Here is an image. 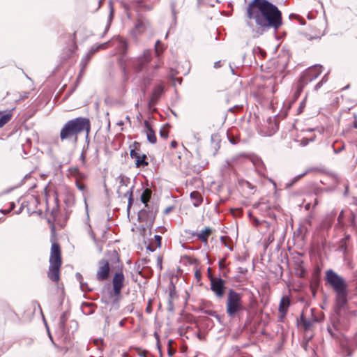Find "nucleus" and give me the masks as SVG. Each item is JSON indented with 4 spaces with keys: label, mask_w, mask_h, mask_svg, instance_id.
<instances>
[{
    "label": "nucleus",
    "mask_w": 357,
    "mask_h": 357,
    "mask_svg": "<svg viewBox=\"0 0 357 357\" xmlns=\"http://www.w3.org/2000/svg\"><path fill=\"white\" fill-rule=\"evenodd\" d=\"M244 20L253 38L271 29L276 31L282 24L281 11L268 0H252L246 8Z\"/></svg>",
    "instance_id": "f257e3e1"
},
{
    "label": "nucleus",
    "mask_w": 357,
    "mask_h": 357,
    "mask_svg": "<svg viewBox=\"0 0 357 357\" xmlns=\"http://www.w3.org/2000/svg\"><path fill=\"white\" fill-rule=\"evenodd\" d=\"M91 130V123L85 117H77L66 121L61 128L59 137L61 142L76 143L78 136L85 132L88 138Z\"/></svg>",
    "instance_id": "f03ea898"
},
{
    "label": "nucleus",
    "mask_w": 357,
    "mask_h": 357,
    "mask_svg": "<svg viewBox=\"0 0 357 357\" xmlns=\"http://www.w3.org/2000/svg\"><path fill=\"white\" fill-rule=\"evenodd\" d=\"M242 310V295L232 289H229L226 303V312L227 315L233 318Z\"/></svg>",
    "instance_id": "7ed1b4c3"
},
{
    "label": "nucleus",
    "mask_w": 357,
    "mask_h": 357,
    "mask_svg": "<svg viewBox=\"0 0 357 357\" xmlns=\"http://www.w3.org/2000/svg\"><path fill=\"white\" fill-rule=\"evenodd\" d=\"M325 280L335 292L347 289V284L344 278L332 269L326 271Z\"/></svg>",
    "instance_id": "20e7f679"
},
{
    "label": "nucleus",
    "mask_w": 357,
    "mask_h": 357,
    "mask_svg": "<svg viewBox=\"0 0 357 357\" xmlns=\"http://www.w3.org/2000/svg\"><path fill=\"white\" fill-rule=\"evenodd\" d=\"M151 60V50H146L143 54L131 61L132 67L137 73L141 72Z\"/></svg>",
    "instance_id": "39448f33"
},
{
    "label": "nucleus",
    "mask_w": 357,
    "mask_h": 357,
    "mask_svg": "<svg viewBox=\"0 0 357 357\" xmlns=\"http://www.w3.org/2000/svg\"><path fill=\"white\" fill-rule=\"evenodd\" d=\"M348 297V289L335 292V312L338 316L347 309Z\"/></svg>",
    "instance_id": "423d86ee"
},
{
    "label": "nucleus",
    "mask_w": 357,
    "mask_h": 357,
    "mask_svg": "<svg viewBox=\"0 0 357 357\" xmlns=\"http://www.w3.org/2000/svg\"><path fill=\"white\" fill-rule=\"evenodd\" d=\"M322 66L318 64L310 67L303 73L300 79L304 81L307 84L318 77L322 72Z\"/></svg>",
    "instance_id": "0eeeda50"
},
{
    "label": "nucleus",
    "mask_w": 357,
    "mask_h": 357,
    "mask_svg": "<svg viewBox=\"0 0 357 357\" xmlns=\"http://www.w3.org/2000/svg\"><path fill=\"white\" fill-rule=\"evenodd\" d=\"M155 213L149 208H143L138 213V219L147 227H152L155 220Z\"/></svg>",
    "instance_id": "6e6552de"
},
{
    "label": "nucleus",
    "mask_w": 357,
    "mask_h": 357,
    "mask_svg": "<svg viewBox=\"0 0 357 357\" xmlns=\"http://www.w3.org/2000/svg\"><path fill=\"white\" fill-rule=\"evenodd\" d=\"M225 280L222 278H211V289L217 297L221 298L224 295L225 289Z\"/></svg>",
    "instance_id": "1a4fd4ad"
},
{
    "label": "nucleus",
    "mask_w": 357,
    "mask_h": 357,
    "mask_svg": "<svg viewBox=\"0 0 357 357\" xmlns=\"http://www.w3.org/2000/svg\"><path fill=\"white\" fill-rule=\"evenodd\" d=\"M110 271L109 264L107 259H101L98 262V270L96 273V278L99 281H104L107 279Z\"/></svg>",
    "instance_id": "9d476101"
},
{
    "label": "nucleus",
    "mask_w": 357,
    "mask_h": 357,
    "mask_svg": "<svg viewBox=\"0 0 357 357\" xmlns=\"http://www.w3.org/2000/svg\"><path fill=\"white\" fill-rule=\"evenodd\" d=\"M125 277L122 272L116 273L112 279L114 294L119 296L124 286Z\"/></svg>",
    "instance_id": "9b49d317"
},
{
    "label": "nucleus",
    "mask_w": 357,
    "mask_h": 357,
    "mask_svg": "<svg viewBox=\"0 0 357 357\" xmlns=\"http://www.w3.org/2000/svg\"><path fill=\"white\" fill-rule=\"evenodd\" d=\"M107 43H105L100 44V45H97L96 47H92L91 48V50L84 56V57L82 58V59L80 62L81 73H82L84 70L89 61L91 59V58L93 56V55L96 52H98L100 49L105 48L107 47Z\"/></svg>",
    "instance_id": "f8f14e48"
},
{
    "label": "nucleus",
    "mask_w": 357,
    "mask_h": 357,
    "mask_svg": "<svg viewBox=\"0 0 357 357\" xmlns=\"http://www.w3.org/2000/svg\"><path fill=\"white\" fill-rule=\"evenodd\" d=\"M61 264L50 263L48 278L52 281L57 282L59 280V273Z\"/></svg>",
    "instance_id": "ddd939ff"
},
{
    "label": "nucleus",
    "mask_w": 357,
    "mask_h": 357,
    "mask_svg": "<svg viewBox=\"0 0 357 357\" xmlns=\"http://www.w3.org/2000/svg\"><path fill=\"white\" fill-rule=\"evenodd\" d=\"M50 263L62 264L60 246L57 243L52 245Z\"/></svg>",
    "instance_id": "4468645a"
},
{
    "label": "nucleus",
    "mask_w": 357,
    "mask_h": 357,
    "mask_svg": "<svg viewBox=\"0 0 357 357\" xmlns=\"http://www.w3.org/2000/svg\"><path fill=\"white\" fill-rule=\"evenodd\" d=\"M130 157L132 159L135 160V165L137 167H141L148 165V162L146 160V155L142 154L140 155L138 153L135 149H132L130 151Z\"/></svg>",
    "instance_id": "2eb2a0df"
},
{
    "label": "nucleus",
    "mask_w": 357,
    "mask_h": 357,
    "mask_svg": "<svg viewBox=\"0 0 357 357\" xmlns=\"http://www.w3.org/2000/svg\"><path fill=\"white\" fill-rule=\"evenodd\" d=\"M164 91V86L162 84L157 85L152 93L151 99L149 102V107H151L152 105L156 104L158 100L160 99L161 95Z\"/></svg>",
    "instance_id": "dca6fc26"
},
{
    "label": "nucleus",
    "mask_w": 357,
    "mask_h": 357,
    "mask_svg": "<svg viewBox=\"0 0 357 357\" xmlns=\"http://www.w3.org/2000/svg\"><path fill=\"white\" fill-rule=\"evenodd\" d=\"M316 322H317V319L316 318H313L311 320L307 319L305 318L303 314L302 313L298 324L303 328L305 332H307L311 330L313 324Z\"/></svg>",
    "instance_id": "f3484780"
},
{
    "label": "nucleus",
    "mask_w": 357,
    "mask_h": 357,
    "mask_svg": "<svg viewBox=\"0 0 357 357\" xmlns=\"http://www.w3.org/2000/svg\"><path fill=\"white\" fill-rule=\"evenodd\" d=\"M144 126L146 129V132L147 140L151 144H155L157 142V138H156V136L155 134V131L151 128V126L148 121H144Z\"/></svg>",
    "instance_id": "a211bd4d"
},
{
    "label": "nucleus",
    "mask_w": 357,
    "mask_h": 357,
    "mask_svg": "<svg viewBox=\"0 0 357 357\" xmlns=\"http://www.w3.org/2000/svg\"><path fill=\"white\" fill-rule=\"evenodd\" d=\"M118 179L119 180V186L117 190V193L119 197H121V195H123L126 192V190H124V187L128 186L130 183V179L123 175H120L118 177Z\"/></svg>",
    "instance_id": "6ab92c4d"
},
{
    "label": "nucleus",
    "mask_w": 357,
    "mask_h": 357,
    "mask_svg": "<svg viewBox=\"0 0 357 357\" xmlns=\"http://www.w3.org/2000/svg\"><path fill=\"white\" fill-rule=\"evenodd\" d=\"M212 233V229L210 227H206L204 229L198 233H192L193 236H196L199 240L204 243H207L208 238Z\"/></svg>",
    "instance_id": "aec40b11"
},
{
    "label": "nucleus",
    "mask_w": 357,
    "mask_h": 357,
    "mask_svg": "<svg viewBox=\"0 0 357 357\" xmlns=\"http://www.w3.org/2000/svg\"><path fill=\"white\" fill-rule=\"evenodd\" d=\"M289 305L290 301L289 298L287 296H283L279 305V312L283 317L287 314Z\"/></svg>",
    "instance_id": "412c9836"
},
{
    "label": "nucleus",
    "mask_w": 357,
    "mask_h": 357,
    "mask_svg": "<svg viewBox=\"0 0 357 357\" xmlns=\"http://www.w3.org/2000/svg\"><path fill=\"white\" fill-rule=\"evenodd\" d=\"M149 26V23L147 20L143 18L138 19L135 24V29L139 33L144 31Z\"/></svg>",
    "instance_id": "4be33fe9"
},
{
    "label": "nucleus",
    "mask_w": 357,
    "mask_h": 357,
    "mask_svg": "<svg viewBox=\"0 0 357 357\" xmlns=\"http://www.w3.org/2000/svg\"><path fill=\"white\" fill-rule=\"evenodd\" d=\"M151 190L149 188H146L144 190L143 192L141 195L140 199L141 202L144 204L145 208H149L148 202L151 199Z\"/></svg>",
    "instance_id": "5701e85b"
},
{
    "label": "nucleus",
    "mask_w": 357,
    "mask_h": 357,
    "mask_svg": "<svg viewBox=\"0 0 357 357\" xmlns=\"http://www.w3.org/2000/svg\"><path fill=\"white\" fill-rule=\"evenodd\" d=\"M12 116L13 114L10 111L7 113L0 112V128L8 123L11 120Z\"/></svg>",
    "instance_id": "b1692460"
},
{
    "label": "nucleus",
    "mask_w": 357,
    "mask_h": 357,
    "mask_svg": "<svg viewBox=\"0 0 357 357\" xmlns=\"http://www.w3.org/2000/svg\"><path fill=\"white\" fill-rule=\"evenodd\" d=\"M190 199L193 200V205L195 207L199 206L202 202V197L201 194L197 191H193L190 195Z\"/></svg>",
    "instance_id": "393cba45"
},
{
    "label": "nucleus",
    "mask_w": 357,
    "mask_h": 357,
    "mask_svg": "<svg viewBox=\"0 0 357 357\" xmlns=\"http://www.w3.org/2000/svg\"><path fill=\"white\" fill-rule=\"evenodd\" d=\"M68 319V312H64L62 313V314L60 316L59 321V328L61 333H65L66 328V322Z\"/></svg>",
    "instance_id": "a878e982"
},
{
    "label": "nucleus",
    "mask_w": 357,
    "mask_h": 357,
    "mask_svg": "<svg viewBox=\"0 0 357 357\" xmlns=\"http://www.w3.org/2000/svg\"><path fill=\"white\" fill-rule=\"evenodd\" d=\"M133 188L134 185L130 186L128 190H126L125 193L123 195H121L123 197H128V210L130 209L133 203Z\"/></svg>",
    "instance_id": "bb28decb"
},
{
    "label": "nucleus",
    "mask_w": 357,
    "mask_h": 357,
    "mask_svg": "<svg viewBox=\"0 0 357 357\" xmlns=\"http://www.w3.org/2000/svg\"><path fill=\"white\" fill-rule=\"evenodd\" d=\"M306 85H307V84H305L304 82V81L301 80L299 79V80L298 81V82L296 84V91L294 93V95L295 99H297L300 96L301 92L303 91L304 87Z\"/></svg>",
    "instance_id": "cd10ccee"
},
{
    "label": "nucleus",
    "mask_w": 357,
    "mask_h": 357,
    "mask_svg": "<svg viewBox=\"0 0 357 357\" xmlns=\"http://www.w3.org/2000/svg\"><path fill=\"white\" fill-rule=\"evenodd\" d=\"M241 155H236L230 158H228L225 161V167L228 168H232L237 162V161L240 159Z\"/></svg>",
    "instance_id": "c85d7f7f"
},
{
    "label": "nucleus",
    "mask_w": 357,
    "mask_h": 357,
    "mask_svg": "<svg viewBox=\"0 0 357 357\" xmlns=\"http://www.w3.org/2000/svg\"><path fill=\"white\" fill-rule=\"evenodd\" d=\"M89 234L90 235L91 239L93 241V242L95 243L96 245V248L98 249V250L101 252L102 250V245L101 243H100V242L96 238V236H95V234L94 232L92 231L91 228V226H89Z\"/></svg>",
    "instance_id": "c756f323"
},
{
    "label": "nucleus",
    "mask_w": 357,
    "mask_h": 357,
    "mask_svg": "<svg viewBox=\"0 0 357 357\" xmlns=\"http://www.w3.org/2000/svg\"><path fill=\"white\" fill-rule=\"evenodd\" d=\"M328 73H326L321 79V80L320 82H319L314 86V90L315 91H317L319 90L321 86L322 85L324 84V83H326L327 81H328Z\"/></svg>",
    "instance_id": "7c9ffc66"
},
{
    "label": "nucleus",
    "mask_w": 357,
    "mask_h": 357,
    "mask_svg": "<svg viewBox=\"0 0 357 357\" xmlns=\"http://www.w3.org/2000/svg\"><path fill=\"white\" fill-rule=\"evenodd\" d=\"M162 43L160 40H157L155 45V52L158 56H159L162 52V48L161 47Z\"/></svg>",
    "instance_id": "2f4dec72"
},
{
    "label": "nucleus",
    "mask_w": 357,
    "mask_h": 357,
    "mask_svg": "<svg viewBox=\"0 0 357 357\" xmlns=\"http://www.w3.org/2000/svg\"><path fill=\"white\" fill-rule=\"evenodd\" d=\"M152 80V77L146 76L143 78L142 84L144 88H146L149 86Z\"/></svg>",
    "instance_id": "473e14b6"
},
{
    "label": "nucleus",
    "mask_w": 357,
    "mask_h": 357,
    "mask_svg": "<svg viewBox=\"0 0 357 357\" xmlns=\"http://www.w3.org/2000/svg\"><path fill=\"white\" fill-rule=\"evenodd\" d=\"M312 216L308 215L304 220V226L303 227H305V229L306 231H307V229H308L306 226L307 225V226L310 227L312 225Z\"/></svg>",
    "instance_id": "72a5a7b5"
},
{
    "label": "nucleus",
    "mask_w": 357,
    "mask_h": 357,
    "mask_svg": "<svg viewBox=\"0 0 357 357\" xmlns=\"http://www.w3.org/2000/svg\"><path fill=\"white\" fill-rule=\"evenodd\" d=\"M119 43H120V45H121V49H122L123 53H125L128 48V43H127L126 40L123 38H121L119 40Z\"/></svg>",
    "instance_id": "f704fd0d"
},
{
    "label": "nucleus",
    "mask_w": 357,
    "mask_h": 357,
    "mask_svg": "<svg viewBox=\"0 0 357 357\" xmlns=\"http://www.w3.org/2000/svg\"><path fill=\"white\" fill-rule=\"evenodd\" d=\"M169 135L168 130H165V128H162L160 130V136L163 139H167Z\"/></svg>",
    "instance_id": "c9c22d12"
},
{
    "label": "nucleus",
    "mask_w": 357,
    "mask_h": 357,
    "mask_svg": "<svg viewBox=\"0 0 357 357\" xmlns=\"http://www.w3.org/2000/svg\"><path fill=\"white\" fill-rule=\"evenodd\" d=\"M204 313L212 317H218L216 312L213 310H206L204 311Z\"/></svg>",
    "instance_id": "e433bc0d"
},
{
    "label": "nucleus",
    "mask_w": 357,
    "mask_h": 357,
    "mask_svg": "<svg viewBox=\"0 0 357 357\" xmlns=\"http://www.w3.org/2000/svg\"><path fill=\"white\" fill-rule=\"evenodd\" d=\"M154 238L157 243V246L160 248L161 246L162 237L160 235H155Z\"/></svg>",
    "instance_id": "4c0bfd02"
},
{
    "label": "nucleus",
    "mask_w": 357,
    "mask_h": 357,
    "mask_svg": "<svg viewBox=\"0 0 357 357\" xmlns=\"http://www.w3.org/2000/svg\"><path fill=\"white\" fill-rule=\"evenodd\" d=\"M305 107V100H303L300 103L299 107L298 109V114H301L303 112Z\"/></svg>",
    "instance_id": "58836bf2"
},
{
    "label": "nucleus",
    "mask_w": 357,
    "mask_h": 357,
    "mask_svg": "<svg viewBox=\"0 0 357 357\" xmlns=\"http://www.w3.org/2000/svg\"><path fill=\"white\" fill-rule=\"evenodd\" d=\"M80 287H81L82 291H86V290L91 291V289H89L88 287L87 283L82 282V281H80Z\"/></svg>",
    "instance_id": "ea45409f"
},
{
    "label": "nucleus",
    "mask_w": 357,
    "mask_h": 357,
    "mask_svg": "<svg viewBox=\"0 0 357 357\" xmlns=\"http://www.w3.org/2000/svg\"><path fill=\"white\" fill-rule=\"evenodd\" d=\"M296 183L294 178L289 182L285 183V188L289 189Z\"/></svg>",
    "instance_id": "a19ab883"
},
{
    "label": "nucleus",
    "mask_w": 357,
    "mask_h": 357,
    "mask_svg": "<svg viewBox=\"0 0 357 357\" xmlns=\"http://www.w3.org/2000/svg\"><path fill=\"white\" fill-rule=\"evenodd\" d=\"M308 172V171H305V172H303V174H301L296 176H295L294 178L295 182L296 183L298 180H300L301 178H303L305 175L307 174V173Z\"/></svg>",
    "instance_id": "79ce46f5"
},
{
    "label": "nucleus",
    "mask_w": 357,
    "mask_h": 357,
    "mask_svg": "<svg viewBox=\"0 0 357 357\" xmlns=\"http://www.w3.org/2000/svg\"><path fill=\"white\" fill-rule=\"evenodd\" d=\"M77 187L79 190L84 191L86 188V186L83 183H80L79 182H77Z\"/></svg>",
    "instance_id": "37998d69"
},
{
    "label": "nucleus",
    "mask_w": 357,
    "mask_h": 357,
    "mask_svg": "<svg viewBox=\"0 0 357 357\" xmlns=\"http://www.w3.org/2000/svg\"><path fill=\"white\" fill-rule=\"evenodd\" d=\"M328 332L331 335V337H336V335H335V334L334 333V331H333V329L331 327H328Z\"/></svg>",
    "instance_id": "c03bdc74"
},
{
    "label": "nucleus",
    "mask_w": 357,
    "mask_h": 357,
    "mask_svg": "<svg viewBox=\"0 0 357 357\" xmlns=\"http://www.w3.org/2000/svg\"><path fill=\"white\" fill-rule=\"evenodd\" d=\"M332 225V222L329 221L328 222L326 220L323 222V227L329 228Z\"/></svg>",
    "instance_id": "a18cd8bd"
},
{
    "label": "nucleus",
    "mask_w": 357,
    "mask_h": 357,
    "mask_svg": "<svg viewBox=\"0 0 357 357\" xmlns=\"http://www.w3.org/2000/svg\"><path fill=\"white\" fill-rule=\"evenodd\" d=\"M171 6H172V15H173V17H174V20H176V13H175L174 4L172 3Z\"/></svg>",
    "instance_id": "49530a36"
},
{
    "label": "nucleus",
    "mask_w": 357,
    "mask_h": 357,
    "mask_svg": "<svg viewBox=\"0 0 357 357\" xmlns=\"http://www.w3.org/2000/svg\"><path fill=\"white\" fill-rule=\"evenodd\" d=\"M146 249H147L148 250H149L150 252H154V251H155V247H153L152 245H149L147 246Z\"/></svg>",
    "instance_id": "de8ad7c7"
},
{
    "label": "nucleus",
    "mask_w": 357,
    "mask_h": 357,
    "mask_svg": "<svg viewBox=\"0 0 357 357\" xmlns=\"http://www.w3.org/2000/svg\"><path fill=\"white\" fill-rule=\"evenodd\" d=\"M225 259H222L219 261V266L220 268H223L225 267Z\"/></svg>",
    "instance_id": "09e8293b"
},
{
    "label": "nucleus",
    "mask_w": 357,
    "mask_h": 357,
    "mask_svg": "<svg viewBox=\"0 0 357 357\" xmlns=\"http://www.w3.org/2000/svg\"><path fill=\"white\" fill-rule=\"evenodd\" d=\"M15 207V204L14 202H11L10 204V207L8 208V211H13Z\"/></svg>",
    "instance_id": "8fccbe9b"
},
{
    "label": "nucleus",
    "mask_w": 357,
    "mask_h": 357,
    "mask_svg": "<svg viewBox=\"0 0 357 357\" xmlns=\"http://www.w3.org/2000/svg\"><path fill=\"white\" fill-rule=\"evenodd\" d=\"M238 272H239L240 273H243H243H245V272H247V269H246V268H245L240 267V268H238Z\"/></svg>",
    "instance_id": "3c124183"
},
{
    "label": "nucleus",
    "mask_w": 357,
    "mask_h": 357,
    "mask_svg": "<svg viewBox=\"0 0 357 357\" xmlns=\"http://www.w3.org/2000/svg\"><path fill=\"white\" fill-rule=\"evenodd\" d=\"M76 278H77V280H79L80 282V281H82V275L79 273H76Z\"/></svg>",
    "instance_id": "603ef678"
},
{
    "label": "nucleus",
    "mask_w": 357,
    "mask_h": 357,
    "mask_svg": "<svg viewBox=\"0 0 357 357\" xmlns=\"http://www.w3.org/2000/svg\"><path fill=\"white\" fill-rule=\"evenodd\" d=\"M177 145H178V143H177V142H176L175 140H174V141H172V142H171V146H172V147H173V148H176V147L177 146Z\"/></svg>",
    "instance_id": "864d4df0"
},
{
    "label": "nucleus",
    "mask_w": 357,
    "mask_h": 357,
    "mask_svg": "<svg viewBox=\"0 0 357 357\" xmlns=\"http://www.w3.org/2000/svg\"><path fill=\"white\" fill-rule=\"evenodd\" d=\"M172 207H167L165 211H164V213L165 214H167L169 213L171 211H172Z\"/></svg>",
    "instance_id": "5fc2aeb1"
},
{
    "label": "nucleus",
    "mask_w": 357,
    "mask_h": 357,
    "mask_svg": "<svg viewBox=\"0 0 357 357\" xmlns=\"http://www.w3.org/2000/svg\"><path fill=\"white\" fill-rule=\"evenodd\" d=\"M220 67V61H216L214 63V68H218Z\"/></svg>",
    "instance_id": "6e6d98bb"
},
{
    "label": "nucleus",
    "mask_w": 357,
    "mask_h": 357,
    "mask_svg": "<svg viewBox=\"0 0 357 357\" xmlns=\"http://www.w3.org/2000/svg\"><path fill=\"white\" fill-rule=\"evenodd\" d=\"M229 142L231 144H237V141L236 139H234V138H229Z\"/></svg>",
    "instance_id": "4d7b16f0"
},
{
    "label": "nucleus",
    "mask_w": 357,
    "mask_h": 357,
    "mask_svg": "<svg viewBox=\"0 0 357 357\" xmlns=\"http://www.w3.org/2000/svg\"><path fill=\"white\" fill-rule=\"evenodd\" d=\"M22 210H23V207H22V206H21V207L19 208V210H17V211H15V213H16V214H20V213H22Z\"/></svg>",
    "instance_id": "13d9d810"
},
{
    "label": "nucleus",
    "mask_w": 357,
    "mask_h": 357,
    "mask_svg": "<svg viewBox=\"0 0 357 357\" xmlns=\"http://www.w3.org/2000/svg\"><path fill=\"white\" fill-rule=\"evenodd\" d=\"M0 212L2 213H4V214H7L10 211H8V210H0Z\"/></svg>",
    "instance_id": "bf43d9fd"
},
{
    "label": "nucleus",
    "mask_w": 357,
    "mask_h": 357,
    "mask_svg": "<svg viewBox=\"0 0 357 357\" xmlns=\"http://www.w3.org/2000/svg\"><path fill=\"white\" fill-rule=\"evenodd\" d=\"M160 65H161L160 62H158V63L155 64V66H154V68L155 69L159 68L160 67Z\"/></svg>",
    "instance_id": "052dcab7"
},
{
    "label": "nucleus",
    "mask_w": 357,
    "mask_h": 357,
    "mask_svg": "<svg viewBox=\"0 0 357 357\" xmlns=\"http://www.w3.org/2000/svg\"><path fill=\"white\" fill-rule=\"evenodd\" d=\"M304 270H301V271L299 273V276L301 278L304 277Z\"/></svg>",
    "instance_id": "680f3d73"
},
{
    "label": "nucleus",
    "mask_w": 357,
    "mask_h": 357,
    "mask_svg": "<svg viewBox=\"0 0 357 357\" xmlns=\"http://www.w3.org/2000/svg\"><path fill=\"white\" fill-rule=\"evenodd\" d=\"M124 321H125V319H123V320L120 321V322H119V326H123V325H124Z\"/></svg>",
    "instance_id": "e2e57ef3"
},
{
    "label": "nucleus",
    "mask_w": 357,
    "mask_h": 357,
    "mask_svg": "<svg viewBox=\"0 0 357 357\" xmlns=\"http://www.w3.org/2000/svg\"><path fill=\"white\" fill-rule=\"evenodd\" d=\"M351 351L350 350L347 351V354H345L346 356H351Z\"/></svg>",
    "instance_id": "0e129e2a"
},
{
    "label": "nucleus",
    "mask_w": 357,
    "mask_h": 357,
    "mask_svg": "<svg viewBox=\"0 0 357 357\" xmlns=\"http://www.w3.org/2000/svg\"><path fill=\"white\" fill-rule=\"evenodd\" d=\"M136 270H137V271H138L139 273H141L142 269H140V266L139 265L137 266V268Z\"/></svg>",
    "instance_id": "69168bd1"
},
{
    "label": "nucleus",
    "mask_w": 357,
    "mask_h": 357,
    "mask_svg": "<svg viewBox=\"0 0 357 357\" xmlns=\"http://www.w3.org/2000/svg\"><path fill=\"white\" fill-rule=\"evenodd\" d=\"M174 351H172L170 349L168 351V354H169V356H172L174 354Z\"/></svg>",
    "instance_id": "338daca9"
},
{
    "label": "nucleus",
    "mask_w": 357,
    "mask_h": 357,
    "mask_svg": "<svg viewBox=\"0 0 357 357\" xmlns=\"http://www.w3.org/2000/svg\"><path fill=\"white\" fill-rule=\"evenodd\" d=\"M126 119L130 123H131L130 118L128 116H127Z\"/></svg>",
    "instance_id": "774afa93"
}]
</instances>
